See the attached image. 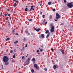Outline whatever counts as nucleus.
I'll list each match as a JSON object with an SVG mask.
<instances>
[{"label":"nucleus","instance_id":"nucleus-8","mask_svg":"<svg viewBox=\"0 0 73 73\" xmlns=\"http://www.w3.org/2000/svg\"><path fill=\"white\" fill-rule=\"evenodd\" d=\"M57 65H55L53 66V69H56L57 68Z\"/></svg>","mask_w":73,"mask_h":73},{"label":"nucleus","instance_id":"nucleus-53","mask_svg":"<svg viewBox=\"0 0 73 73\" xmlns=\"http://www.w3.org/2000/svg\"><path fill=\"white\" fill-rule=\"evenodd\" d=\"M27 33L29 35H30V34L29 33Z\"/></svg>","mask_w":73,"mask_h":73},{"label":"nucleus","instance_id":"nucleus-43","mask_svg":"<svg viewBox=\"0 0 73 73\" xmlns=\"http://www.w3.org/2000/svg\"><path fill=\"white\" fill-rule=\"evenodd\" d=\"M45 20H44L43 21V24H44V23H45Z\"/></svg>","mask_w":73,"mask_h":73},{"label":"nucleus","instance_id":"nucleus-32","mask_svg":"<svg viewBox=\"0 0 73 73\" xmlns=\"http://www.w3.org/2000/svg\"><path fill=\"white\" fill-rule=\"evenodd\" d=\"M53 11L54 12V11H56V9H54L53 10Z\"/></svg>","mask_w":73,"mask_h":73},{"label":"nucleus","instance_id":"nucleus-56","mask_svg":"<svg viewBox=\"0 0 73 73\" xmlns=\"http://www.w3.org/2000/svg\"><path fill=\"white\" fill-rule=\"evenodd\" d=\"M33 9V11H34V10H35V9Z\"/></svg>","mask_w":73,"mask_h":73},{"label":"nucleus","instance_id":"nucleus-62","mask_svg":"<svg viewBox=\"0 0 73 73\" xmlns=\"http://www.w3.org/2000/svg\"><path fill=\"white\" fill-rule=\"evenodd\" d=\"M35 62H33V63L35 64Z\"/></svg>","mask_w":73,"mask_h":73},{"label":"nucleus","instance_id":"nucleus-11","mask_svg":"<svg viewBox=\"0 0 73 73\" xmlns=\"http://www.w3.org/2000/svg\"><path fill=\"white\" fill-rule=\"evenodd\" d=\"M49 36H50V33H48V35H47L46 38H48V37H49Z\"/></svg>","mask_w":73,"mask_h":73},{"label":"nucleus","instance_id":"nucleus-19","mask_svg":"<svg viewBox=\"0 0 73 73\" xmlns=\"http://www.w3.org/2000/svg\"><path fill=\"white\" fill-rule=\"evenodd\" d=\"M31 72L32 73H34V70L33 69H32L31 70Z\"/></svg>","mask_w":73,"mask_h":73},{"label":"nucleus","instance_id":"nucleus-22","mask_svg":"<svg viewBox=\"0 0 73 73\" xmlns=\"http://www.w3.org/2000/svg\"><path fill=\"white\" fill-rule=\"evenodd\" d=\"M56 16H59V14L58 13L56 14Z\"/></svg>","mask_w":73,"mask_h":73},{"label":"nucleus","instance_id":"nucleus-17","mask_svg":"<svg viewBox=\"0 0 73 73\" xmlns=\"http://www.w3.org/2000/svg\"><path fill=\"white\" fill-rule=\"evenodd\" d=\"M52 15H50L49 16V18L50 19H52Z\"/></svg>","mask_w":73,"mask_h":73},{"label":"nucleus","instance_id":"nucleus-49","mask_svg":"<svg viewBox=\"0 0 73 73\" xmlns=\"http://www.w3.org/2000/svg\"><path fill=\"white\" fill-rule=\"evenodd\" d=\"M17 1H16V0L15 1V3H17Z\"/></svg>","mask_w":73,"mask_h":73},{"label":"nucleus","instance_id":"nucleus-4","mask_svg":"<svg viewBox=\"0 0 73 73\" xmlns=\"http://www.w3.org/2000/svg\"><path fill=\"white\" fill-rule=\"evenodd\" d=\"M34 66L35 68H36V70H39V69H40V67L36 64H34Z\"/></svg>","mask_w":73,"mask_h":73},{"label":"nucleus","instance_id":"nucleus-10","mask_svg":"<svg viewBox=\"0 0 73 73\" xmlns=\"http://www.w3.org/2000/svg\"><path fill=\"white\" fill-rule=\"evenodd\" d=\"M60 17L61 16L60 15H59V16H56V19H59V18H60Z\"/></svg>","mask_w":73,"mask_h":73},{"label":"nucleus","instance_id":"nucleus-1","mask_svg":"<svg viewBox=\"0 0 73 73\" xmlns=\"http://www.w3.org/2000/svg\"><path fill=\"white\" fill-rule=\"evenodd\" d=\"M50 26L51 27L50 30V32H51V33H53V32H54V27L53 26L52 23L50 24Z\"/></svg>","mask_w":73,"mask_h":73},{"label":"nucleus","instance_id":"nucleus-6","mask_svg":"<svg viewBox=\"0 0 73 73\" xmlns=\"http://www.w3.org/2000/svg\"><path fill=\"white\" fill-rule=\"evenodd\" d=\"M34 29L35 30V31H36L37 32H39V31H40L41 30V29L40 28H39L37 29H36V28H35Z\"/></svg>","mask_w":73,"mask_h":73},{"label":"nucleus","instance_id":"nucleus-12","mask_svg":"<svg viewBox=\"0 0 73 73\" xmlns=\"http://www.w3.org/2000/svg\"><path fill=\"white\" fill-rule=\"evenodd\" d=\"M5 64L6 65H8L9 64V63L8 62H5Z\"/></svg>","mask_w":73,"mask_h":73},{"label":"nucleus","instance_id":"nucleus-46","mask_svg":"<svg viewBox=\"0 0 73 73\" xmlns=\"http://www.w3.org/2000/svg\"><path fill=\"white\" fill-rule=\"evenodd\" d=\"M25 47H27L28 46L27 45V44H26V46H25Z\"/></svg>","mask_w":73,"mask_h":73},{"label":"nucleus","instance_id":"nucleus-36","mask_svg":"<svg viewBox=\"0 0 73 73\" xmlns=\"http://www.w3.org/2000/svg\"><path fill=\"white\" fill-rule=\"evenodd\" d=\"M64 1V3H66V0H63Z\"/></svg>","mask_w":73,"mask_h":73},{"label":"nucleus","instance_id":"nucleus-3","mask_svg":"<svg viewBox=\"0 0 73 73\" xmlns=\"http://www.w3.org/2000/svg\"><path fill=\"white\" fill-rule=\"evenodd\" d=\"M67 6L69 8H71L73 7V2H71L70 3H68L67 4Z\"/></svg>","mask_w":73,"mask_h":73},{"label":"nucleus","instance_id":"nucleus-13","mask_svg":"<svg viewBox=\"0 0 73 73\" xmlns=\"http://www.w3.org/2000/svg\"><path fill=\"white\" fill-rule=\"evenodd\" d=\"M48 4L49 5H51V4H52V3L50 2H49L48 3Z\"/></svg>","mask_w":73,"mask_h":73},{"label":"nucleus","instance_id":"nucleus-29","mask_svg":"<svg viewBox=\"0 0 73 73\" xmlns=\"http://www.w3.org/2000/svg\"><path fill=\"white\" fill-rule=\"evenodd\" d=\"M28 20H29V21H32V19H28Z\"/></svg>","mask_w":73,"mask_h":73},{"label":"nucleus","instance_id":"nucleus-35","mask_svg":"<svg viewBox=\"0 0 73 73\" xmlns=\"http://www.w3.org/2000/svg\"><path fill=\"white\" fill-rule=\"evenodd\" d=\"M39 52V50H37L36 51L37 53H38V52Z\"/></svg>","mask_w":73,"mask_h":73},{"label":"nucleus","instance_id":"nucleus-9","mask_svg":"<svg viewBox=\"0 0 73 73\" xmlns=\"http://www.w3.org/2000/svg\"><path fill=\"white\" fill-rule=\"evenodd\" d=\"M60 51L62 52V54H64L65 53V52L63 50H60Z\"/></svg>","mask_w":73,"mask_h":73},{"label":"nucleus","instance_id":"nucleus-25","mask_svg":"<svg viewBox=\"0 0 73 73\" xmlns=\"http://www.w3.org/2000/svg\"><path fill=\"white\" fill-rule=\"evenodd\" d=\"M16 5H17L16 3H15L14 5V7H16Z\"/></svg>","mask_w":73,"mask_h":73},{"label":"nucleus","instance_id":"nucleus-20","mask_svg":"<svg viewBox=\"0 0 73 73\" xmlns=\"http://www.w3.org/2000/svg\"><path fill=\"white\" fill-rule=\"evenodd\" d=\"M25 32L26 33H28V29H27L25 31Z\"/></svg>","mask_w":73,"mask_h":73},{"label":"nucleus","instance_id":"nucleus-60","mask_svg":"<svg viewBox=\"0 0 73 73\" xmlns=\"http://www.w3.org/2000/svg\"><path fill=\"white\" fill-rule=\"evenodd\" d=\"M58 62V60H56V62Z\"/></svg>","mask_w":73,"mask_h":73},{"label":"nucleus","instance_id":"nucleus-26","mask_svg":"<svg viewBox=\"0 0 73 73\" xmlns=\"http://www.w3.org/2000/svg\"><path fill=\"white\" fill-rule=\"evenodd\" d=\"M1 16L2 17H3V14L2 13V12H1Z\"/></svg>","mask_w":73,"mask_h":73},{"label":"nucleus","instance_id":"nucleus-58","mask_svg":"<svg viewBox=\"0 0 73 73\" xmlns=\"http://www.w3.org/2000/svg\"><path fill=\"white\" fill-rule=\"evenodd\" d=\"M1 65L2 68H3V65Z\"/></svg>","mask_w":73,"mask_h":73},{"label":"nucleus","instance_id":"nucleus-18","mask_svg":"<svg viewBox=\"0 0 73 73\" xmlns=\"http://www.w3.org/2000/svg\"><path fill=\"white\" fill-rule=\"evenodd\" d=\"M25 12H27V11H28V8H26L25 9Z\"/></svg>","mask_w":73,"mask_h":73},{"label":"nucleus","instance_id":"nucleus-59","mask_svg":"<svg viewBox=\"0 0 73 73\" xmlns=\"http://www.w3.org/2000/svg\"><path fill=\"white\" fill-rule=\"evenodd\" d=\"M40 3H42V1H40Z\"/></svg>","mask_w":73,"mask_h":73},{"label":"nucleus","instance_id":"nucleus-47","mask_svg":"<svg viewBox=\"0 0 73 73\" xmlns=\"http://www.w3.org/2000/svg\"><path fill=\"white\" fill-rule=\"evenodd\" d=\"M40 15H42V12H40Z\"/></svg>","mask_w":73,"mask_h":73},{"label":"nucleus","instance_id":"nucleus-54","mask_svg":"<svg viewBox=\"0 0 73 73\" xmlns=\"http://www.w3.org/2000/svg\"><path fill=\"white\" fill-rule=\"evenodd\" d=\"M15 35H18V33H16Z\"/></svg>","mask_w":73,"mask_h":73},{"label":"nucleus","instance_id":"nucleus-39","mask_svg":"<svg viewBox=\"0 0 73 73\" xmlns=\"http://www.w3.org/2000/svg\"><path fill=\"white\" fill-rule=\"evenodd\" d=\"M6 20H8V17L6 18Z\"/></svg>","mask_w":73,"mask_h":73},{"label":"nucleus","instance_id":"nucleus-50","mask_svg":"<svg viewBox=\"0 0 73 73\" xmlns=\"http://www.w3.org/2000/svg\"><path fill=\"white\" fill-rule=\"evenodd\" d=\"M10 15H10V14H9L8 15V16H10Z\"/></svg>","mask_w":73,"mask_h":73},{"label":"nucleus","instance_id":"nucleus-30","mask_svg":"<svg viewBox=\"0 0 73 73\" xmlns=\"http://www.w3.org/2000/svg\"><path fill=\"white\" fill-rule=\"evenodd\" d=\"M24 56H23L22 58V59H23V60H24Z\"/></svg>","mask_w":73,"mask_h":73},{"label":"nucleus","instance_id":"nucleus-16","mask_svg":"<svg viewBox=\"0 0 73 73\" xmlns=\"http://www.w3.org/2000/svg\"><path fill=\"white\" fill-rule=\"evenodd\" d=\"M32 61H33V62H35V58H33L32 59Z\"/></svg>","mask_w":73,"mask_h":73},{"label":"nucleus","instance_id":"nucleus-28","mask_svg":"<svg viewBox=\"0 0 73 73\" xmlns=\"http://www.w3.org/2000/svg\"><path fill=\"white\" fill-rule=\"evenodd\" d=\"M9 38H8L7 39H6V41H7V40H9Z\"/></svg>","mask_w":73,"mask_h":73},{"label":"nucleus","instance_id":"nucleus-38","mask_svg":"<svg viewBox=\"0 0 73 73\" xmlns=\"http://www.w3.org/2000/svg\"><path fill=\"white\" fill-rule=\"evenodd\" d=\"M4 15L5 16H7V14L5 13V14Z\"/></svg>","mask_w":73,"mask_h":73},{"label":"nucleus","instance_id":"nucleus-21","mask_svg":"<svg viewBox=\"0 0 73 73\" xmlns=\"http://www.w3.org/2000/svg\"><path fill=\"white\" fill-rule=\"evenodd\" d=\"M18 42V41L17 40L14 42V44H17Z\"/></svg>","mask_w":73,"mask_h":73},{"label":"nucleus","instance_id":"nucleus-57","mask_svg":"<svg viewBox=\"0 0 73 73\" xmlns=\"http://www.w3.org/2000/svg\"><path fill=\"white\" fill-rule=\"evenodd\" d=\"M41 46V47H43V46Z\"/></svg>","mask_w":73,"mask_h":73},{"label":"nucleus","instance_id":"nucleus-41","mask_svg":"<svg viewBox=\"0 0 73 73\" xmlns=\"http://www.w3.org/2000/svg\"><path fill=\"white\" fill-rule=\"evenodd\" d=\"M12 32L13 33H14L15 32V31L14 30H12Z\"/></svg>","mask_w":73,"mask_h":73},{"label":"nucleus","instance_id":"nucleus-44","mask_svg":"<svg viewBox=\"0 0 73 73\" xmlns=\"http://www.w3.org/2000/svg\"><path fill=\"white\" fill-rule=\"evenodd\" d=\"M42 49H41L40 50V52H42Z\"/></svg>","mask_w":73,"mask_h":73},{"label":"nucleus","instance_id":"nucleus-2","mask_svg":"<svg viewBox=\"0 0 73 73\" xmlns=\"http://www.w3.org/2000/svg\"><path fill=\"white\" fill-rule=\"evenodd\" d=\"M3 62H8L9 59L8 58V57L6 56H4L3 58Z\"/></svg>","mask_w":73,"mask_h":73},{"label":"nucleus","instance_id":"nucleus-37","mask_svg":"<svg viewBox=\"0 0 73 73\" xmlns=\"http://www.w3.org/2000/svg\"><path fill=\"white\" fill-rule=\"evenodd\" d=\"M64 25V24L63 23H62L61 24V25Z\"/></svg>","mask_w":73,"mask_h":73},{"label":"nucleus","instance_id":"nucleus-55","mask_svg":"<svg viewBox=\"0 0 73 73\" xmlns=\"http://www.w3.org/2000/svg\"><path fill=\"white\" fill-rule=\"evenodd\" d=\"M27 56H29V54H27Z\"/></svg>","mask_w":73,"mask_h":73},{"label":"nucleus","instance_id":"nucleus-34","mask_svg":"<svg viewBox=\"0 0 73 73\" xmlns=\"http://www.w3.org/2000/svg\"><path fill=\"white\" fill-rule=\"evenodd\" d=\"M44 70L45 71H47V69L46 68H44Z\"/></svg>","mask_w":73,"mask_h":73},{"label":"nucleus","instance_id":"nucleus-27","mask_svg":"<svg viewBox=\"0 0 73 73\" xmlns=\"http://www.w3.org/2000/svg\"><path fill=\"white\" fill-rule=\"evenodd\" d=\"M42 17L43 18H45V15H42Z\"/></svg>","mask_w":73,"mask_h":73},{"label":"nucleus","instance_id":"nucleus-48","mask_svg":"<svg viewBox=\"0 0 73 73\" xmlns=\"http://www.w3.org/2000/svg\"><path fill=\"white\" fill-rule=\"evenodd\" d=\"M51 50H52V52H53V50H53V48H52L51 49Z\"/></svg>","mask_w":73,"mask_h":73},{"label":"nucleus","instance_id":"nucleus-5","mask_svg":"<svg viewBox=\"0 0 73 73\" xmlns=\"http://www.w3.org/2000/svg\"><path fill=\"white\" fill-rule=\"evenodd\" d=\"M30 59L28 58L27 59V60L26 62L24 64V66H25V65H27V63H29V62H30Z\"/></svg>","mask_w":73,"mask_h":73},{"label":"nucleus","instance_id":"nucleus-64","mask_svg":"<svg viewBox=\"0 0 73 73\" xmlns=\"http://www.w3.org/2000/svg\"><path fill=\"white\" fill-rule=\"evenodd\" d=\"M17 73H20V72H18Z\"/></svg>","mask_w":73,"mask_h":73},{"label":"nucleus","instance_id":"nucleus-40","mask_svg":"<svg viewBox=\"0 0 73 73\" xmlns=\"http://www.w3.org/2000/svg\"><path fill=\"white\" fill-rule=\"evenodd\" d=\"M32 11V9H31L29 10L28 11V12H29L30 11Z\"/></svg>","mask_w":73,"mask_h":73},{"label":"nucleus","instance_id":"nucleus-45","mask_svg":"<svg viewBox=\"0 0 73 73\" xmlns=\"http://www.w3.org/2000/svg\"><path fill=\"white\" fill-rule=\"evenodd\" d=\"M58 20L57 19H54V21H57Z\"/></svg>","mask_w":73,"mask_h":73},{"label":"nucleus","instance_id":"nucleus-23","mask_svg":"<svg viewBox=\"0 0 73 73\" xmlns=\"http://www.w3.org/2000/svg\"><path fill=\"white\" fill-rule=\"evenodd\" d=\"M34 6H31V9H33V7H34Z\"/></svg>","mask_w":73,"mask_h":73},{"label":"nucleus","instance_id":"nucleus-14","mask_svg":"<svg viewBox=\"0 0 73 73\" xmlns=\"http://www.w3.org/2000/svg\"><path fill=\"white\" fill-rule=\"evenodd\" d=\"M49 33V30H48L46 31L45 33L47 34V33Z\"/></svg>","mask_w":73,"mask_h":73},{"label":"nucleus","instance_id":"nucleus-24","mask_svg":"<svg viewBox=\"0 0 73 73\" xmlns=\"http://www.w3.org/2000/svg\"><path fill=\"white\" fill-rule=\"evenodd\" d=\"M10 53H13V50H10Z\"/></svg>","mask_w":73,"mask_h":73},{"label":"nucleus","instance_id":"nucleus-31","mask_svg":"<svg viewBox=\"0 0 73 73\" xmlns=\"http://www.w3.org/2000/svg\"><path fill=\"white\" fill-rule=\"evenodd\" d=\"M15 57H16V56H15V55H14V56H13V58H15Z\"/></svg>","mask_w":73,"mask_h":73},{"label":"nucleus","instance_id":"nucleus-33","mask_svg":"<svg viewBox=\"0 0 73 73\" xmlns=\"http://www.w3.org/2000/svg\"><path fill=\"white\" fill-rule=\"evenodd\" d=\"M26 40V39H25V38H24L23 39L24 41H25Z\"/></svg>","mask_w":73,"mask_h":73},{"label":"nucleus","instance_id":"nucleus-51","mask_svg":"<svg viewBox=\"0 0 73 73\" xmlns=\"http://www.w3.org/2000/svg\"><path fill=\"white\" fill-rule=\"evenodd\" d=\"M42 5V3H41V4H40V6H41V5Z\"/></svg>","mask_w":73,"mask_h":73},{"label":"nucleus","instance_id":"nucleus-63","mask_svg":"<svg viewBox=\"0 0 73 73\" xmlns=\"http://www.w3.org/2000/svg\"><path fill=\"white\" fill-rule=\"evenodd\" d=\"M58 1L59 2V1H60V0H58Z\"/></svg>","mask_w":73,"mask_h":73},{"label":"nucleus","instance_id":"nucleus-42","mask_svg":"<svg viewBox=\"0 0 73 73\" xmlns=\"http://www.w3.org/2000/svg\"><path fill=\"white\" fill-rule=\"evenodd\" d=\"M44 23L45 24H47V23H48V22H46L45 23Z\"/></svg>","mask_w":73,"mask_h":73},{"label":"nucleus","instance_id":"nucleus-61","mask_svg":"<svg viewBox=\"0 0 73 73\" xmlns=\"http://www.w3.org/2000/svg\"><path fill=\"white\" fill-rule=\"evenodd\" d=\"M38 54H40V52H38Z\"/></svg>","mask_w":73,"mask_h":73},{"label":"nucleus","instance_id":"nucleus-7","mask_svg":"<svg viewBox=\"0 0 73 73\" xmlns=\"http://www.w3.org/2000/svg\"><path fill=\"white\" fill-rule=\"evenodd\" d=\"M41 37H42V38H44V37H45V35H44V34H42L41 35V36H39V37L40 38Z\"/></svg>","mask_w":73,"mask_h":73},{"label":"nucleus","instance_id":"nucleus-52","mask_svg":"<svg viewBox=\"0 0 73 73\" xmlns=\"http://www.w3.org/2000/svg\"><path fill=\"white\" fill-rule=\"evenodd\" d=\"M7 11H9V9H7Z\"/></svg>","mask_w":73,"mask_h":73},{"label":"nucleus","instance_id":"nucleus-15","mask_svg":"<svg viewBox=\"0 0 73 73\" xmlns=\"http://www.w3.org/2000/svg\"><path fill=\"white\" fill-rule=\"evenodd\" d=\"M24 49H25V47L24 46L23 48L21 50V51L22 52V51H23V50H24Z\"/></svg>","mask_w":73,"mask_h":73}]
</instances>
